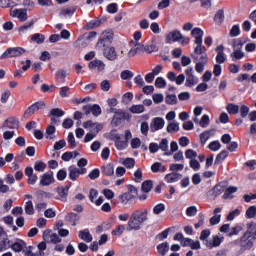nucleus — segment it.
<instances>
[{"label": "nucleus", "mask_w": 256, "mask_h": 256, "mask_svg": "<svg viewBox=\"0 0 256 256\" xmlns=\"http://www.w3.org/2000/svg\"><path fill=\"white\" fill-rule=\"evenodd\" d=\"M11 249L15 253H23L25 256H45V251L47 250V242H40L38 244L39 253H33V246H27V243L23 240H17L10 245Z\"/></svg>", "instance_id": "f257e3e1"}, {"label": "nucleus", "mask_w": 256, "mask_h": 256, "mask_svg": "<svg viewBox=\"0 0 256 256\" xmlns=\"http://www.w3.org/2000/svg\"><path fill=\"white\" fill-rule=\"evenodd\" d=\"M147 219V209L136 210L129 218L127 231H139Z\"/></svg>", "instance_id": "f03ea898"}, {"label": "nucleus", "mask_w": 256, "mask_h": 256, "mask_svg": "<svg viewBox=\"0 0 256 256\" xmlns=\"http://www.w3.org/2000/svg\"><path fill=\"white\" fill-rule=\"evenodd\" d=\"M191 57L196 63L195 69L197 73H203L205 71V65L209 63V58L207 57V51H198L191 54Z\"/></svg>", "instance_id": "7ed1b4c3"}, {"label": "nucleus", "mask_w": 256, "mask_h": 256, "mask_svg": "<svg viewBox=\"0 0 256 256\" xmlns=\"http://www.w3.org/2000/svg\"><path fill=\"white\" fill-rule=\"evenodd\" d=\"M191 35L195 38L194 43L197 45L194 48V53H198V51H207V48L203 45V30H201V28H194Z\"/></svg>", "instance_id": "20e7f679"}, {"label": "nucleus", "mask_w": 256, "mask_h": 256, "mask_svg": "<svg viewBox=\"0 0 256 256\" xmlns=\"http://www.w3.org/2000/svg\"><path fill=\"white\" fill-rule=\"evenodd\" d=\"M229 187V182L228 181H222L219 184L215 185L211 190L208 191L207 195L209 199L212 201H215L221 193H225V189Z\"/></svg>", "instance_id": "39448f33"}, {"label": "nucleus", "mask_w": 256, "mask_h": 256, "mask_svg": "<svg viewBox=\"0 0 256 256\" xmlns=\"http://www.w3.org/2000/svg\"><path fill=\"white\" fill-rule=\"evenodd\" d=\"M113 39H115V34L113 30H108L102 33L99 41L97 42V49H103V47H107L113 43Z\"/></svg>", "instance_id": "423d86ee"}, {"label": "nucleus", "mask_w": 256, "mask_h": 256, "mask_svg": "<svg viewBox=\"0 0 256 256\" xmlns=\"http://www.w3.org/2000/svg\"><path fill=\"white\" fill-rule=\"evenodd\" d=\"M25 53L23 47H10L7 48L4 53L0 56V59H11L13 57H21Z\"/></svg>", "instance_id": "0eeeda50"}, {"label": "nucleus", "mask_w": 256, "mask_h": 256, "mask_svg": "<svg viewBox=\"0 0 256 256\" xmlns=\"http://www.w3.org/2000/svg\"><path fill=\"white\" fill-rule=\"evenodd\" d=\"M83 111L85 113V115H94V117H99V115H101L102 110H101V106H99V104H88L83 106Z\"/></svg>", "instance_id": "6e6552de"}, {"label": "nucleus", "mask_w": 256, "mask_h": 256, "mask_svg": "<svg viewBox=\"0 0 256 256\" xmlns=\"http://www.w3.org/2000/svg\"><path fill=\"white\" fill-rule=\"evenodd\" d=\"M185 73H186V82H185L186 87H193V85H197V83H199V78L193 75V67H188Z\"/></svg>", "instance_id": "1a4fd4ad"}, {"label": "nucleus", "mask_w": 256, "mask_h": 256, "mask_svg": "<svg viewBox=\"0 0 256 256\" xmlns=\"http://www.w3.org/2000/svg\"><path fill=\"white\" fill-rule=\"evenodd\" d=\"M103 50V55L108 61H117V51H115V47L113 46H105L100 48Z\"/></svg>", "instance_id": "9d476101"}, {"label": "nucleus", "mask_w": 256, "mask_h": 256, "mask_svg": "<svg viewBox=\"0 0 256 256\" xmlns=\"http://www.w3.org/2000/svg\"><path fill=\"white\" fill-rule=\"evenodd\" d=\"M43 107H45V102H35L30 107H28V109L24 112V117H31V115H34V113H37V111L43 109Z\"/></svg>", "instance_id": "9b49d317"}, {"label": "nucleus", "mask_w": 256, "mask_h": 256, "mask_svg": "<svg viewBox=\"0 0 256 256\" xmlns=\"http://www.w3.org/2000/svg\"><path fill=\"white\" fill-rule=\"evenodd\" d=\"M53 183H55L53 171L44 173L40 178V185H42V187H49V185H53Z\"/></svg>", "instance_id": "f8f14e48"}, {"label": "nucleus", "mask_w": 256, "mask_h": 256, "mask_svg": "<svg viewBox=\"0 0 256 256\" xmlns=\"http://www.w3.org/2000/svg\"><path fill=\"white\" fill-rule=\"evenodd\" d=\"M165 127V119L161 117H156L152 119L150 123V131L152 133H155V131H159L160 129H163Z\"/></svg>", "instance_id": "ddd939ff"}, {"label": "nucleus", "mask_w": 256, "mask_h": 256, "mask_svg": "<svg viewBox=\"0 0 256 256\" xmlns=\"http://www.w3.org/2000/svg\"><path fill=\"white\" fill-rule=\"evenodd\" d=\"M82 125L84 129H90L91 133H94L96 135L97 133H99V131H101V129H103V125L97 122H93L91 120L84 122Z\"/></svg>", "instance_id": "4468645a"}, {"label": "nucleus", "mask_w": 256, "mask_h": 256, "mask_svg": "<svg viewBox=\"0 0 256 256\" xmlns=\"http://www.w3.org/2000/svg\"><path fill=\"white\" fill-rule=\"evenodd\" d=\"M11 17H17L19 21H27L28 17L27 16V9L25 8H20V9H14L10 12Z\"/></svg>", "instance_id": "2eb2a0df"}, {"label": "nucleus", "mask_w": 256, "mask_h": 256, "mask_svg": "<svg viewBox=\"0 0 256 256\" xmlns=\"http://www.w3.org/2000/svg\"><path fill=\"white\" fill-rule=\"evenodd\" d=\"M223 241V237H220L219 235L213 236L212 240H205V245L209 249H213V247H219Z\"/></svg>", "instance_id": "dca6fc26"}, {"label": "nucleus", "mask_w": 256, "mask_h": 256, "mask_svg": "<svg viewBox=\"0 0 256 256\" xmlns=\"http://www.w3.org/2000/svg\"><path fill=\"white\" fill-rule=\"evenodd\" d=\"M253 241H255V238L249 236V234H244L241 237V245L242 247H245V249H251V247H253Z\"/></svg>", "instance_id": "f3484780"}, {"label": "nucleus", "mask_w": 256, "mask_h": 256, "mask_svg": "<svg viewBox=\"0 0 256 256\" xmlns=\"http://www.w3.org/2000/svg\"><path fill=\"white\" fill-rule=\"evenodd\" d=\"M124 119H127V114L123 110H116L112 123L117 126L120 125L121 121Z\"/></svg>", "instance_id": "a211bd4d"}, {"label": "nucleus", "mask_w": 256, "mask_h": 256, "mask_svg": "<svg viewBox=\"0 0 256 256\" xmlns=\"http://www.w3.org/2000/svg\"><path fill=\"white\" fill-rule=\"evenodd\" d=\"M3 127L6 129H17L19 127V120L10 117L4 121Z\"/></svg>", "instance_id": "6ab92c4d"}, {"label": "nucleus", "mask_w": 256, "mask_h": 256, "mask_svg": "<svg viewBox=\"0 0 256 256\" xmlns=\"http://www.w3.org/2000/svg\"><path fill=\"white\" fill-rule=\"evenodd\" d=\"M223 51H225V47L223 45H219L216 47V61L218 63H225V61H227V58L225 57V53Z\"/></svg>", "instance_id": "aec40b11"}, {"label": "nucleus", "mask_w": 256, "mask_h": 256, "mask_svg": "<svg viewBox=\"0 0 256 256\" xmlns=\"http://www.w3.org/2000/svg\"><path fill=\"white\" fill-rule=\"evenodd\" d=\"M78 237L85 241L86 243H91L93 241V235L89 232V229L80 230L78 232Z\"/></svg>", "instance_id": "412c9836"}, {"label": "nucleus", "mask_w": 256, "mask_h": 256, "mask_svg": "<svg viewBox=\"0 0 256 256\" xmlns=\"http://www.w3.org/2000/svg\"><path fill=\"white\" fill-rule=\"evenodd\" d=\"M65 219L68 223H71V225L75 227V225H77V221L81 219V216L77 213L70 212L65 216Z\"/></svg>", "instance_id": "4be33fe9"}, {"label": "nucleus", "mask_w": 256, "mask_h": 256, "mask_svg": "<svg viewBox=\"0 0 256 256\" xmlns=\"http://www.w3.org/2000/svg\"><path fill=\"white\" fill-rule=\"evenodd\" d=\"M87 45H89V38H87V35H82L75 42V47H77V49H85Z\"/></svg>", "instance_id": "5701e85b"}, {"label": "nucleus", "mask_w": 256, "mask_h": 256, "mask_svg": "<svg viewBox=\"0 0 256 256\" xmlns=\"http://www.w3.org/2000/svg\"><path fill=\"white\" fill-rule=\"evenodd\" d=\"M213 135H215V129L207 130V131L201 133L200 134L201 144L205 145L207 143V141H209V139H211V137H213Z\"/></svg>", "instance_id": "b1692460"}, {"label": "nucleus", "mask_w": 256, "mask_h": 256, "mask_svg": "<svg viewBox=\"0 0 256 256\" xmlns=\"http://www.w3.org/2000/svg\"><path fill=\"white\" fill-rule=\"evenodd\" d=\"M183 39V34L179 30H173L167 35V41H180Z\"/></svg>", "instance_id": "393cba45"}, {"label": "nucleus", "mask_w": 256, "mask_h": 256, "mask_svg": "<svg viewBox=\"0 0 256 256\" xmlns=\"http://www.w3.org/2000/svg\"><path fill=\"white\" fill-rule=\"evenodd\" d=\"M181 177H183V175L173 172L165 176V181H167V183H177Z\"/></svg>", "instance_id": "a878e982"}, {"label": "nucleus", "mask_w": 256, "mask_h": 256, "mask_svg": "<svg viewBox=\"0 0 256 256\" xmlns=\"http://www.w3.org/2000/svg\"><path fill=\"white\" fill-rule=\"evenodd\" d=\"M89 69H98V71H103V69H105V63L101 60H93L89 63Z\"/></svg>", "instance_id": "bb28decb"}, {"label": "nucleus", "mask_w": 256, "mask_h": 256, "mask_svg": "<svg viewBox=\"0 0 256 256\" xmlns=\"http://www.w3.org/2000/svg\"><path fill=\"white\" fill-rule=\"evenodd\" d=\"M238 188L235 186L227 187L224 190V194L222 196L223 199H233V193H237Z\"/></svg>", "instance_id": "cd10ccee"}, {"label": "nucleus", "mask_w": 256, "mask_h": 256, "mask_svg": "<svg viewBox=\"0 0 256 256\" xmlns=\"http://www.w3.org/2000/svg\"><path fill=\"white\" fill-rule=\"evenodd\" d=\"M225 19V12L223 9L218 10L214 15V21L217 23V25H221Z\"/></svg>", "instance_id": "c85d7f7f"}, {"label": "nucleus", "mask_w": 256, "mask_h": 256, "mask_svg": "<svg viewBox=\"0 0 256 256\" xmlns=\"http://www.w3.org/2000/svg\"><path fill=\"white\" fill-rule=\"evenodd\" d=\"M9 247H11V241L9 238H7V236L0 238V252L5 251V249H9Z\"/></svg>", "instance_id": "c756f323"}, {"label": "nucleus", "mask_w": 256, "mask_h": 256, "mask_svg": "<svg viewBox=\"0 0 256 256\" xmlns=\"http://www.w3.org/2000/svg\"><path fill=\"white\" fill-rule=\"evenodd\" d=\"M77 11L76 7H71V8H64L60 11L59 16L60 17H71L73 13Z\"/></svg>", "instance_id": "7c9ffc66"}, {"label": "nucleus", "mask_w": 256, "mask_h": 256, "mask_svg": "<svg viewBox=\"0 0 256 256\" xmlns=\"http://www.w3.org/2000/svg\"><path fill=\"white\" fill-rule=\"evenodd\" d=\"M248 230L244 234H248V237H254L256 239V224L250 222L247 224Z\"/></svg>", "instance_id": "2f4dec72"}, {"label": "nucleus", "mask_w": 256, "mask_h": 256, "mask_svg": "<svg viewBox=\"0 0 256 256\" xmlns=\"http://www.w3.org/2000/svg\"><path fill=\"white\" fill-rule=\"evenodd\" d=\"M157 251L159 255L165 256L166 253L169 251V242H163L157 246Z\"/></svg>", "instance_id": "473e14b6"}, {"label": "nucleus", "mask_w": 256, "mask_h": 256, "mask_svg": "<svg viewBox=\"0 0 256 256\" xmlns=\"http://www.w3.org/2000/svg\"><path fill=\"white\" fill-rule=\"evenodd\" d=\"M58 194L62 198V201H67V196L69 195V187L68 186L58 187Z\"/></svg>", "instance_id": "72a5a7b5"}, {"label": "nucleus", "mask_w": 256, "mask_h": 256, "mask_svg": "<svg viewBox=\"0 0 256 256\" xmlns=\"http://www.w3.org/2000/svg\"><path fill=\"white\" fill-rule=\"evenodd\" d=\"M151 171L152 173H159V171L165 173V166L161 162H155L151 166Z\"/></svg>", "instance_id": "f704fd0d"}, {"label": "nucleus", "mask_w": 256, "mask_h": 256, "mask_svg": "<svg viewBox=\"0 0 256 256\" xmlns=\"http://www.w3.org/2000/svg\"><path fill=\"white\" fill-rule=\"evenodd\" d=\"M101 169L104 175L111 176V175H114L115 173V168H113V164L104 165L101 167Z\"/></svg>", "instance_id": "c9c22d12"}, {"label": "nucleus", "mask_w": 256, "mask_h": 256, "mask_svg": "<svg viewBox=\"0 0 256 256\" xmlns=\"http://www.w3.org/2000/svg\"><path fill=\"white\" fill-rule=\"evenodd\" d=\"M65 77H67V71L65 70H58L55 74L58 83H65Z\"/></svg>", "instance_id": "e433bc0d"}, {"label": "nucleus", "mask_w": 256, "mask_h": 256, "mask_svg": "<svg viewBox=\"0 0 256 256\" xmlns=\"http://www.w3.org/2000/svg\"><path fill=\"white\" fill-rule=\"evenodd\" d=\"M165 103L167 105H177V103H178L177 95L167 94L166 97H165Z\"/></svg>", "instance_id": "4c0bfd02"}, {"label": "nucleus", "mask_w": 256, "mask_h": 256, "mask_svg": "<svg viewBox=\"0 0 256 256\" xmlns=\"http://www.w3.org/2000/svg\"><path fill=\"white\" fill-rule=\"evenodd\" d=\"M226 157H229V152L227 150L221 151L215 158L214 164L219 165Z\"/></svg>", "instance_id": "58836bf2"}, {"label": "nucleus", "mask_w": 256, "mask_h": 256, "mask_svg": "<svg viewBox=\"0 0 256 256\" xmlns=\"http://www.w3.org/2000/svg\"><path fill=\"white\" fill-rule=\"evenodd\" d=\"M115 145L118 151H123L124 149H127V147H129V142H127L126 140L121 141V139H119L115 141Z\"/></svg>", "instance_id": "ea45409f"}, {"label": "nucleus", "mask_w": 256, "mask_h": 256, "mask_svg": "<svg viewBox=\"0 0 256 256\" xmlns=\"http://www.w3.org/2000/svg\"><path fill=\"white\" fill-rule=\"evenodd\" d=\"M151 189H153L152 180H146L142 183V191L144 193H150Z\"/></svg>", "instance_id": "a19ab883"}, {"label": "nucleus", "mask_w": 256, "mask_h": 256, "mask_svg": "<svg viewBox=\"0 0 256 256\" xmlns=\"http://www.w3.org/2000/svg\"><path fill=\"white\" fill-rule=\"evenodd\" d=\"M226 110L230 115H237L239 113V105L237 104H228Z\"/></svg>", "instance_id": "79ce46f5"}, {"label": "nucleus", "mask_w": 256, "mask_h": 256, "mask_svg": "<svg viewBox=\"0 0 256 256\" xmlns=\"http://www.w3.org/2000/svg\"><path fill=\"white\" fill-rule=\"evenodd\" d=\"M145 111V106L143 104L132 105L130 107V112L134 114L143 113Z\"/></svg>", "instance_id": "37998d69"}, {"label": "nucleus", "mask_w": 256, "mask_h": 256, "mask_svg": "<svg viewBox=\"0 0 256 256\" xmlns=\"http://www.w3.org/2000/svg\"><path fill=\"white\" fill-rule=\"evenodd\" d=\"M55 131H56V128L55 126L53 125H49L47 128H46V139H55Z\"/></svg>", "instance_id": "c03bdc74"}, {"label": "nucleus", "mask_w": 256, "mask_h": 256, "mask_svg": "<svg viewBox=\"0 0 256 256\" xmlns=\"http://www.w3.org/2000/svg\"><path fill=\"white\" fill-rule=\"evenodd\" d=\"M25 213L27 215H33V213H35V208H33V201L29 200L26 202Z\"/></svg>", "instance_id": "a18cd8bd"}, {"label": "nucleus", "mask_w": 256, "mask_h": 256, "mask_svg": "<svg viewBox=\"0 0 256 256\" xmlns=\"http://www.w3.org/2000/svg\"><path fill=\"white\" fill-rule=\"evenodd\" d=\"M63 115H65V111L59 108H53L49 113V117H63Z\"/></svg>", "instance_id": "49530a36"}, {"label": "nucleus", "mask_w": 256, "mask_h": 256, "mask_svg": "<svg viewBox=\"0 0 256 256\" xmlns=\"http://www.w3.org/2000/svg\"><path fill=\"white\" fill-rule=\"evenodd\" d=\"M230 57H232V61H235L237 59H243L245 57V53H243L239 49H236L233 51V53L230 55Z\"/></svg>", "instance_id": "de8ad7c7"}, {"label": "nucleus", "mask_w": 256, "mask_h": 256, "mask_svg": "<svg viewBox=\"0 0 256 256\" xmlns=\"http://www.w3.org/2000/svg\"><path fill=\"white\" fill-rule=\"evenodd\" d=\"M69 171V179H71V181H77V179H79V176L75 170V166H70L68 168Z\"/></svg>", "instance_id": "09e8293b"}, {"label": "nucleus", "mask_w": 256, "mask_h": 256, "mask_svg": "<svg viewBox=\"0 0 256 256\" xmlns=\"http://www.w3.org/2000/svg\"><path fill=\"white\" fill-rule=\"evenodd\" d=\"M155 87L158 89H165V87H167V82L163 77H158L155 81Z\"/></svg>", "instance_id": "8fccbe9b"}, {"label": "nucleus", "mask_w": 256, "mask_h": 256, "mask_svg": "<svg viewBox=\"0 0 256 256\" xmlns=\"http://www.w3.org/2000/svg\"><path fill=\"white\" fill-rule=\"evenodd\" d=\"M35 25V21L31 20L30 22H27L26 24L20 26L18 28L19 33H25L28 29H31Z\"/></svg>", "instance_id": "3c124183"}, {"label": "nucleus", "mask_w": 256, "mask_h": 256, "mask_svg": "<svg viewBox=\"0 0 256 256\" xmlns=\"http://www.w3.org/2000/svg\"><path fill=\"white\" fill-rule=\"evenodd\" d=\"M47 167V164L41 161H36L34 164V169L35 171H39L40 173H43Z\"/></svg>", "instance_id": "603ef678"}, {"label": "nucleus", "mask_w": 256, "mask_h": 256, "mask_svg": "<svg viewBox=\"0 0 256 256\" xmlns=\"http://www.w3.org/2000/svg\"><path fill=\"white\" fill-rule=\"evenodd\" d=\"M159 149H161V151H164V153H168L167 151H169V141L167 140V138L161 140L159 144Z\"/></svg>", "instance_id": "864d4df0"}, {"label": "nucleus", "mask_w": 256, "mask_h": 256, "mask_svg": "<svg viewBox=\"0 0 256 256\" xmlns=\"http://www.w3.org/2000/svg\"><path fill=\"white\" fill-rule=\"evenodd\" d=\"M118 199H119V201H120L121 203L127 204V202H128V201H131V199H133V198L131 197V193L126 192V193L120 195V196L118 197Z\"/></svg>", "instance_id": "5fc2aeb1"}, {"label": "nucleus", "mask_w": 256, "mask_h": 256, "mask_svg": "<svg viewBox=\"0 0 256 256\" xmlns=\"http://www.w3.org/2000/svg\"><path fill=\"white\" fill-rule=\"evenodd\" d=\"M47 238L49 243H54V244L61 243V239L59 238L57 233H53L50 236H46V239Z\"/></svg>", "instance_id": "6e6d98bb"}, {"label": "nucleus", "mask_w": 256, "mask_h": 256, "mask_svg": "<svg viewBox=\"0 0 256 256\" xmlns=\"http://www.w3.org/2000/svg\"><path fill=\"white\" fill-rule=\"evenodd\" d=\"M211 120L209 119V115L205 114L202 116L201 121L199 122L200 127H208Z\"/></svg>", "instance_id": "4d7b16f0"}, {"label": "nucleus", "mask_w": 256, "mask_h": 256, "mask_svg": "<svg viewBox=\"0 0 256 256\" xmlns=\"http://www.w3.org/2000/svg\"><path fill=\"white\" fill-rule=\"evenodd\" d=\"M140 131L144 137H147V135H149V123L142 122L140 125Z\"/></svg>", "instance_id": "13d9d810"}, {"label": "nucleus", "mask_w": 256, "mask_h": 256, "mask_svg": "<svg viewBox=\"0 0 256 256\" xmlns=\"http://www.w3.org/2000/svg\"><path fill=\"white\" fill-rule=\"evenodd\" d=\"M177 131H179V124L178 123L171 122L170 124H168V126H167V132L168 133H175Z\"/></svg>", "instance_id": "bf43d9fd"}, {"label": "nucleus", "mask_w": 256, "mask_h": 256, "mask_svg": "<svg viewBox=\"0 0 256 256\" xmlns=\"http://www.w3.org/2000/svg\"><path fill=\"white\" fill-rule=\"evenodd\" d=\"M163 211H165V204L163 203L157 204L153 208L154 215H159L160 213H163Z\"/></svg>", "instance_id": "052dcab7"}, {"label": "nucleus", "mask_w": 256, "mask_h": 256, "mask_svg": "<svg viewBox=\"0 0 256 256\" xmlns=\"http://www.w3.org/2000/svg\"><path fill=\"white\" fill-rule=\"evenodd\" d=\"M208 148L210 149V151H219L221 149V142L219 141H212Z\"/></svg>", "instance_id": "680f3d73"}, {"label": "nucleus", "mask_w": 256, "mask_h": 256, "mask_svg": "<svg viewBox=\"0 0 256 256\" xmlns=\"http://www.w3.org/2000/svg\"><path fill=\"white\" fill-rule=\"evenodd\" d=\"M133 75V72H131L130 70H124L121 72L120 77L124 81H127V79H132Z\"/></svg>", "instance_id": "e2e57ef3"}, {"label": "nucleus", "mask_w": 256, "mask_h": 256, "mask_svg": "<svg viewBox=\"0 0 256 256\" xmlns=\"http://www.w3.org/2000/svg\"><path fill=\"white\" fill-rule=\"evenodd\" d=\"M238 35H241V28L239 25H234L230 30V37H238Z\"/></svg>", "instance_id": "0e129e2a"}, {"label": "nucleus", "mask_w": 256, "mask_h": 256, "mask_svg": "<svg viewBox=\"0 0 256 256\" xmlns=\"http://www.w3.org/2000/svg\"><path fill=\"white\" fill-rule=\"evenodd\" d=\"M255 215H256V207L255 206H250L246 210V216L248 217V219H253V217H255Z\"/></svg>", "instance_id": "69168bd1"}, {"label": "nucleus", "mask_w": 256, "mask_h": 256, "mask_svg": "<svg viewBox=\"0 0 256 256\" xmlns=\"http://www.w3.org/2000/svg\"><path fill=\"white\" fill-rule=\"evenodd\" d=\"M124 232H125V225H118L116 229L112 231V235L119 236V235H123Z\"/></svg>", "instance_id": "338daca9"}, {"label": "nucleus", "mask_w": 256, "mask_h": 256, "mask_svg": "<svg viewBox=\"0 0 256 256\" xmlns=\"http://www.w3.org/2000/svg\"><path fill=\"white\" fill-rule=\"evenodd\" d=\"M32 41H36L38 45H41L45 41V37L39 33L32 36Z\"/></svg>", "instance_id": "774afa93"}]
</instances>
